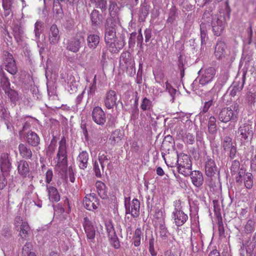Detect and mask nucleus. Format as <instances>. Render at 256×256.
<instances>
[{"instance_id":"f257e3e1","label":"nucleus","mask_w":256,"mask_h":256,"mask_svg":"<svg viewBox=\"0 0 256 256\" xmlns=\"http://www.w3.org/2000/svg\"><path fill=\"white\" fill-rule=\"evenodd\" d=\"M117 26L112 18L106 19L104 24V41L109 50L116 53L122 48L124 45V36L122 34L118 36L116 35Z\"/></svg>"},{"instance_id":"f03ea898","label":"nucleus","mask_w":256,"mask_h":256,"mask_svg":"<svg viewBox=\"0 0 256 256\" xmlns=\"http://www.w3.org/2000/svg\"><path fill=\"white\" fill-rule=\"evenodd\" d=\"M68 145L66 138L62 136L58 142L56 158L58 162L56 168L62 174H66L68 168Z\"/></svg>"},{"instance_id":"7ed1b4c3","label":"nucleus","mask_w":256,"mask_h":256,"mask_svg":"<svg viewBox=\"0 0 256 256\" xmlns=\"http://www.w3.org/2000/svg\"><path fill=\"white\" fill-rule=\"evenodd\" d=\"M238 104L235 103L229 107L222 108L218 114V120L224 123H226L231 120H236L238 117Z\"/></svg>"},{"instance_id":"20e7f679","label":"nucleus","mask_w":256,"mask_h":256,"mask_svg":"<svg viewBox=\"0 0 256 256\" xmlns=\"http://www.w3.org/2000/svg\"><path fill=\"white\" fill-rule=\"evenodd\" d=\"M176 153L178 171L184 176H189L190 170H192V162L189 156L187 154Z\"/></svg>"},{"instance_id":"39448f33","label":"nucleus","mask_w":256,"mask_h":256,"mask_svg":"<svg viewBox=\"0 0 256 256\" xmlns=\"http://www.w3.org/2000/svg\"><path fill=\"white\" fill-rule=\"evenodd\" d=\"M85 43L84 36L80 34L76 35L68 40L66 48L67 50L76 53Z\"/></svg>"},{"instance_id":"423d86ee","label":"nucleus","mask_w":256,"mask_h":256,"mask_svg":"<svg viewBox=\"0 0 256 256\" xmlns=\"http://www.w3.org/2000/svg\"><path fill=\"white\" fill-rule=\"evenodd\" d=\"M238 134L242 141H251L254 134L252 125L246 122L242 124L238 128Z\"/></svg>"},{"instance_id":"0eeeda50","label":"nucleus","mask_w":256,"mask_h":256,"mask_svg":"<svg viewBox=\"0 0 256 256\" xmlns=\"http://www.w3.org/2000/svg\"><path fill=\"white\" fill-rule=\"evenodd\" d=\"M117 100L118 96L114 90H109L106 92L104 98V103L107 108L112 109L114 106H116Z\"/></svg>"},{"instance_id":"6e6552de","label":"nucleus","mask_w":256,"mask_h":256,"mask_svg":"<svg viewBox=\"0 0 256 256\" xmlns=\"http://www.w3.org/2000/svg\"><path fill=\"white\" fill-rule=\"evenodd\" d=\"M155 216L156 218H160L159 233L160 236L163 240H166L168 237L169 232L166 226L164 218L162 216V212L160 210H157L156 212Z\"/></svg>"},{"instance_id":"1a4fd4ad","label":"nucleus","mask_w":256,"mask_h":256,"mask_svg":"<svg viewBox=\"0 0 256 256\" xmlns=\"http://www.w3.org/2000/svg\"><path fill=\"white\" fill-rule=\"evenodd\" d=\"M106 226L111 244L114 248H118L120 246V244L114 226L110 222H108L106 224Z\"/></svg>"},{"instance_id":"9d476101","label":"nucleus","mask_w":256,"mask_h":256,"mask_svg":"<svg viewBox=\"0 0 256 256\" xmlns=\"http://www.w3.org/2000/svg\"><path fill=\"white\" fill-rule=\"evenodd\" d=\"M92 116V120L98 124L103 125L106 121V114L100 106L94 108Z\"/></svg>"},{"instance_id":"9b49d317","label":"nucleus","mask_w":256,"mask_h":256,"mask_svg":"<svg viewBox=\"0 0 256 256\" xmlns=\"http://www.w3.org/2000/svg\"><path fill=\"white\" fill-rule=\"evenodd\" d=\"M216 74V70L214 68L210 66L206 68L204 74L199 80V82L202 86L206 85L212 82Z\"/></svg>"},{"instance_id":"f8f14e48","label":"nucleus","mask_w":256,"mask_h":256,"mask_svg":"<svg viewBox=\"0 0 256 256\" xmlns=\"http://www.w3.org/2000/svg\"><path fill=\"white\" fill-rule=\"evenodd\" d=\"M218 172V168L213 158L206 156L205 162V174L208 176H214Z\"/></svg>"},{"instance_id":"ddd939ff","label":"nucleus","mask_w":256,"mask_h":256,"mask_svg":"<svg viewBox=\"0 0 256 256\" xmlns=\"http://www.w3.org/2000/svg\"><path fill=\"white\" fill-rule=\"evenodd\" d=\"M84 205L89 210H96L99 205L98 200L94 194H90L84 198Z\"/></svg>"},{"instance_id":"4468645a","label":"nucleus","mask_w":256,"mask_h":256,"mask_svg":"<svg viewBox=\"0 0 256 256\" xmlns=\"http://www.w3.org/2000/svg\"><path fill=\"white\" fill-rule=\"evenodd\" d=\"M11 158L8 153H2L0 156V170L2 174L8 173L12 168Z\"/></svg>"},{"instance_id":"2eb2a0df","label":"nucleus","mask_w":256,"mask_h":256,"mask_svg":"<svg viewBox=\"0 0 256 256\" xmlns=\"http://www.w3.org/2000/svg\"><path fill=\"white\" fill-rule=\"evenodd\" d=\"M60 40V31L56 24H53L48 31V40L51 45L57 44Z\"/></svg>"},{"instance_id":"dca6fc26","label":"nucleus","mask_w":256,"mask_h":256,"mask_svg":"<svg viewBox=\"0 0 256 256\" xmlns=\"http://www.w3.org/2000/svg\"><path fill=\"white\" fill-rule=\"evenodd\" d=\"M225 21L224 18H219L215 17L212 22V31L215 36H218L223 32L225 27Z\"/></svg>"},{"instance_id":"f3484780","label":"nucleus","mask_w":256,"mask_h":256,"mask_svg":"<svg viewBox=\"0 0 256 256\" xmlns=\"http://www.w3.org/2000/svg\"><path fill=\"white\" fill-rule=\"evenodd\" d=\"M140 202L138 199H134L126 208V213L130 214L134 218H137L140 214Z\"/></svg>"},{"instance_id":"a211bd4d","label":"nucleus","mask_w":256,"mask_h":256,"mask_svg":"<svg viewBox=\"0 0 256 256\" xmlns=\"http://www.w3.org/2000/svg\"><path fill=\"white\" fill-rule=\"evenodd\" d=\"M189 174L192 184L196 187L200 188L203 184L204 180L201 172L199 170L192 171L191 170Z\"/></svg>"},{"instance_id":"6ab92c4d","label":"nucleus","mask_w":256,"mask_h":256,"mask_svg":"<svg viewBox=\"0 0 256 256\" xmlns=\"http://www.w3.org/2000/svg\"><path fill=\"white\" fill-rule=\"evenodd\" d=\"M172 218L174 223L178 226H182L188 220V216L182 210L173 211Z\"/></svg>"},{"instance_id":"aec40b11","label":"nucleus","mask_w":256,"mask_h":256,"mask_svg":"<svg viewBox=\"0 0 256 256\" xmlns=\"http://www.w3.org/2000/svg\"><path fill=\"white\" fill-rule=\"evenodd\" d=\"M6 70L11 74L14 75L18 72L16 62L11 54L8 53L6 60Z\"/></svg>"},{"instance_id":"412c9836","label":"nucleus","mask_w":256,"mask_h":256,"mask_svg":"<svg viewBox=\"0 0 256 256\" xmlns=\"http://www.w3.org/2000/svg\"><path fill=\"white\" fill-rule=\"evenodd\" d=\"M13 35L16 42L22 45L24 40V34L23 28L18 24H14L13 26Z\"/></svg>"},{"instance_id":"4be33fe9","label":"nucleus","mask_w":256,"mask_h":256,"mask_svg":"<svg viewBox=\"0 0 256 256\" xmlns=\"http://www.w3.org/2000/svg\"><path fill=\"white\" fill-rule=\"evenodd\" d=\"M83 226L87 238L90 240H93L96 235V230L92 224V222L88 220V217H84V218Z\"/></svg>"},{"instance_id":"5701e85b","label":"nucleus","mask_w":256,"mask_h":256,"mask_svg":"<svg viewBox=\"0 0 256 256\" xmlns=\"http://www.w3.org/2000/svg\"><path fill=\"white\" fill-rule=\"evenodd\" d=\"M245 82V74H244L242 78V81H234L228 90L230 91V94L232 96H236L238 92H240L244 86Z\"/></svg>"},{"instance_id":"b1692460","label":"nucleus","mask_w":256,"mask_h":256,"mask_svg":"<svg viewBox=\"0 0 256 256\" xmlns=\"http://www.w3.org/2000/svg\"><path fill=\"white\" fill-rule=\"evenodd\" d=\"M98 161L100 164L102 171L104 172V166L106 165L108 169L110 170L112 167V164L110 162V157L106 152H101L98 154Z\"/></svg>"},{"instance_id":"393cba45","label":"nucleus","mask_w":256,"mask_h":256,"mask_svg":"<svg viewBox=\"0 0 256 256\" xmlns=\"http://www.w3.org/2000/svg\"><path fill=\"white\" fill-rule=\"evenodd\" d=\"M226 46V44L221 40H218L214 50V56L218 60L222 59L225 56Z\"/></svg>"},{"instance_id":"a878e982","label":"nucleus","mask_w":256,"mask_h":256,"mask_svg":"<svg viewBox=\"0 0 256 256\" xmlns=\"http://www.w3.org/2000/svg\"><path fill=\"white\" fill-rule=\"evenodd\" d=\"M18 174L24 178H26L29 175L30 167L28 162L24 160H20L18 162Z\"/></svg>"},{"instance_id":"bb28decb","label":"nucleus","mask_w":256,"mask_h":256,"mask_svg":"<svg viewBox=\"0 0 256 256\" xmlns=\"http://www.w3.org/2000/svg\"><path fill=\"white\" fill-rule=\"evenodd\" d=\"M18 150L20 156L25 159L32 160V152L30 148L24 144H20L18 146Z\"/></svg>"},{"instance_id":"cd10ccee","label":"nucleus","mask_w":256,"mask_h":256,"mask_svg":"<svg viewBox=\"0 0 256 256\" xmlns=\"http://www.w3.org/2000/svg\"><path fill=\"white\" fill-rule=\"evenodd\" d=\"M26 141L32 146H37L40 143V138L34 132L30 131L26 136Z\"/></svg>"},{"instance_id":"c85d7f7f","label":"nucleus","mask_w":256,"mask_h":256,"mask_svg":"<svg viewBox=\"0 0 256 256\" xmlns=\"http://www.w3.org/2000/svg\"><path fill=\"white\" fill-rule=\"evenodd\" d=\"M229 78L228 70L226 69L222 70L218 78L215 87H218L220 90L222 86L226 83Z\"/></svg>"},{"instance_id":"c756f323","label":"nucleus","mask_w":256,"mask_h":256,"mask_svg":"<svg viewBox=\"0 0 256 256\" xmlns=\"http://www.w3.org/2000/svg\"><path fill=\"white\" fill-rule=\"evenodd\" d=\"M88 160V154L86 151H82L80 152L77 160L79 168L82 170H84L87 168Z\"/></svg>"},{"instance_id":"7c9ffc66","label":"nucleus","mask_w":256,"mask_h":256,"mask_svg":"<svg viewBox=\"0 0 256 256\" xmlns=\"http://www.w3.org/2000/svg\"><path fill=\"white\" fill-rule=\"evenodd\" d=\"M5 94L10 100L11 103L16 106L20 100V96L18 92L11 88L4 92Z\"/></svg>"},{"instance_id":"2f4dec72","label":"nucleus","mask_w":256,"mask_h":256,"mask_svg":"<svg viewBox=\"0 0 256 256\" xmlns=\"http://www.w3.org/2000/svg\"><path fill=\"white\" fill-rule=\"evenodd\" d=\"M100 36L96 34H90L88 36L86 41L88 47L92 50L95 49L100 43Z\"/></svg>"},{"instance_id":"473e14b6","label":"nucleus","mask_w":256,"mask_h":256,"mask_svg":"<svg viewBox=\"0 0 256 256\" xmlns=\"http://www.w3.org/2000/svg\"><path fill=\"white\" fill-rule=\"evenodd\" d=\"M178 18V8H176L175 5H172L171 8L169 10L166 22L172 24L176 21Z\"/></svg>"},{"instance_id":"72a5a7b5","label":"nucleus","mask_w":256,"mask_h":256,"mask_svg":"<svg viewBox=\"0 0 256 256\" xmlns=\"http://www.w3.org/2000/svg\"><path fill=\"white\" fill-rule=\"evenodd\" d=\"M92 24L93 26H97L102 22L103 18L102 14L99 13L96 10H94L90 14Z\"/></svg>"},{"instance_id":"f704fd0d","label":"nucleus","mask_w":256,"mask_h":256,"mask_svg":"<svg viewBox=\"0 0 256 256\" xmlns=\"http://www.w3.org/2000/svg\"><path fill=\"white\" fill-rule=\"evenodd\" d=\"M46 190L50 201L58 202L60 200V196L55 187L46 185Z\"/></svg>"},{"instance_id":"c9c22d12","label":"nucleus","mask_w":256,"mask_h":256,"mask_svg":"<svg viewBox=\"0 0 256 256\" xmlns=\"http://www.w3.org/2000/svg\"><path fill=\"white\" fill-rule=\"evenodd\" d=\"M124 137V134L120 130H116L112 134L108 139L109 142L112 146L120 142Z\"/></svg>"},{"instance_id":"e433bc0d","label":"nucleus","mask_w":256,"mask_h":256,"mask_svg":"<svg viewBox=\"0 0 256 256\" xmlns=\"http://www.w3.org/2000/svg\"><path fill=\"white\" fill-rule=\"evenodd\" d=\"M0 83L1 87L4 92L11 88L8 78L6 76L2 69H0Z\"/></svg>"},{"instance_id":"4c0bfd02","label":"nucleus","mask_w":256,"mask_h":256,"mask_svg":"<svg viewBox=\"0 0 256 256\" xmlns=\"http://www.w3.org/2000/svg\"><path fill=\"white\" fill-rule=\"evenodd\" d=\"M96 186L99 196L102 199L106 198L108 194L105 184L102 182L98 181L96 182Z\"/></svg>"},{"instance_id":"58836bf2","label":"nucleus","mask_w":256,"mask_h":256,"mask_svg":"<svg viewBox=\"0 0 256 256\" xmlns=\"http://www.w3.org/2000/svg\"><path fill=\"white\" fill-rule=\"evenodd\" d=\"M208 132L212 135L217 133L218 129L216 124V118L214 116H210L208 124Z\"/></svg>"},{"instance_id":"ea45409f","label":"nucleus","mask_w":256,"mask_h":256,"mask_svg":"<svg viewBox=\"0 0 256 256\" xmlns=\"http://www.w3.org/2000/svg\"><path fill=\"white\" fill-rule=\"evenodd\" d=\"M150 6L144 4L140 8L139 11V20L140 22H144L148 14Z\"/></svg>"},{"instance_id":"a19ab883","label":"nucleus","mask_w":256,"mask_h":256,"mask_svg":"<svg viewBox=\"0 0 256 256\" xmlns=\"http://www.w3.org/2000/svg\"><path fill=\"white\" fill-rule=\"evenodd\" d=\"M246 253L248 254H252L253 252L254 251L256 253V233L253 236L252 240L246 243Z\"/></svg>"},{"instance_id":"79ce46f5","label":"nucleus","mask_w":256,"mask_h":256,"mask_svg":"<svg viewBox=\"0 0 256 256\" xmlns=\"http://www.w3.org/2000/svg\"><path fill=\"white\" fill-rule=\"evenodd\" d=\"M236 145V144L232 142V138L229 136H226L224 138L222 146L224 151H228L231 148H233Z\"/></svg>"},{"instance_id":"37998d69","label":"nucleus","mask_w":256,"mask_h":256,"mask_svg":"<svg viewBox=\"0 0 256 256\" xmlns=\"http://www.w3.org/2000/svg\"><path fill=\"white\" fill-rule=\"evenodd\" d=\"M56 145V137L54 136L51 140L50 144L46 150V155L49 157H52L55 152Z\"/></svg>"},{"instance_id":"c03bdc74","label":"nucleus","mask_w":256,"mask_h":256,"mask_svg":"<svg viewBox=\"0 0 256 256\" xmlns=\"http://www.w3.org/2000/svg\"><path fill=\"white\" fill-rule=\"evenodd\" d=\"M166 90V92H168L170 95V96L172 98L170 99V101L172 102H174L176 95L178 92L176 89L174 88L167 81L165 84Z\"/></svg>"},{"instance_id":"a18cd8bd","label":"nucleus","mask_w":256,"mask_h":256,"mask_svg":"<svg viewBox=\"0 0 256 256\" xmlns=\"http://www.w3.org/2000/svg\"><path fill=\"white\" fill-rule=\"evenodd\" d=\"M30 228L27 222H24L19 226L20 234L22 238H26L30 232Z\"/></svg>"},{"instance_id":"49530a36","label":"nucleus","mask_w":256,"mask_h":256,"mask_svg":"<svg viewBox=\"0 0 256 256\" xmlns=\"http://www.w3.org/2000/svg\"><path fill=\"white\" fill-rule=\"evenodd\" d=\"M142 230L140 228H137L134 232L132 238L133 244L136 247L138 246L140 244V239L142 235Z\"/></svg>"},{"instance_id":"de8ad7c7","label":"nucleus","mask_w":256,"mask_h":256,"mask_svg":"<svg viewBox=\"0 0 256 256\" xmlns=\"http://www.w3.org/2000/svg\"><path fill=\"white\" fill-rule=\"evenodd\" d=\"M152 102L150 100L146 98H144L142 99L140 104V108L143 111L150 110L152 109Z\"/></svg>"},{"instance_id":"09e8293b","label":"nucleus","mask_w":256,"mask_h":256,"mask_svg":"<svg viewBox=\"0 0 256 256\" xmlns=\"http://www.w3.org/2000/svg\"><path fill=\"white\" fill-rule=\"evenodd\" d=\"M185 56L180 54L178 56V67L180 71V75L181 78H182L184 76V65L185 64Z\"/></svg>"},{"instance_id":"8fccbe9b","label":"nucleus","mask_w":256,"mask_h":256,"mask_svg":"<svg viewBox=\"0 0 256 256\" xmlns=\"http://www.w3.org/2000/svg\"><path fill=\"white\" fill-rule=\"evenodd\" d=\"M254 230V221L251 219L248 220L244 228V232L247 234H250L253 232Z\"/></svg>"},{"instance_id":"3c124183","label":"nucleus","mask_w":256,"mask_h":256,"mask_svg":"<svg viewBox=\"0 0 256 256\" xmlns=\"http://www.w3.org/2000/svg\"><path fill=\"white\" fill-rule=\"evenodd\" d=\"M245 186L248 188L250 189L253 186L252 175L251 173L247 172L246 177L244 178Z\"/></svg>"},{"instance_id":"603ef678","label":"nucleus","mask_w":256,"mask_h":256,"mask_svg":"<svg viewBox=\"0 0 256 256\" xmlns=\"http://www.w3.org/2000/svg\"><path fill=\"white\" fill-rule=\"evenodd\" d=\"M14 0H2V6L5 10L4 15L6 16L10 14V8Z\"/></svg>"},{"instance_id":"864d4df0","label":"nucleus","mask_w":256,"mask_h":256,"mask_svg":"<svg viewBox=\"0 0 256 256\" xmlns=\"http://www.w3.org/2000/svg\"><path fill=\"white\" fill-rule=\"evenodd\" d=\"M240 163L238 160H234L232 162L230 168V172L232 175L236 174L240 170Z\"/></svg>"},{"instance_id":"5fc2aeb1","label":"nucleus","mask_w":256,"mask_h":256,"mask_svg":"<svg viewBox=\"0 0 256 256\" xmlns=\"http://www.w3.org/2000/svg\"><path fill=\"white\" fill-rule=\"evenodd\" d=\"M247 172H246V170L244 168H240V171L238 172V174L236 176V181L237 183L241 184L242 182V180L244 178L246 177V174Z\"/></svg>"},{"instance_id":"6e6d98bb","label":"nucleus","mask_w":256,"mask_h":256,"mask_svg":"<svg viewBox=\"0 0 256 256\" xmlns=\"http://www.w3.org/2000/svg\"><path fill=\"white\" fill-rule=\"evenodd\" d=\"M61 0H54L53 5V11L56 12L57 14H59L62 12V6Z\"/></svg>"},{"instance_id":"4d7b16f0","label":"nucleus","mask_w":256,"mask_h":256,"mask_svg":"<svg viewBox=\"0 0 256 256\" xmlns=\"http://www.w3.org/2000/svg\"><path fill=\"white\" fill-rule=\"evenodd\" d=\"M42 22L41 21H36L34 24V32L36 38H39L41 34V28L42 26Z\"/></svg>"},{"instance_id":"13d9d810","label":"nucleus","mask_w":256,"mask_h":256,"mask_svg":"<svg viewBox=\"0 0 256 256\" xmlns=\"http://www.w3.org/2000/svg\"><path fill=\"white\" fill-rule=\"evenodd\" d=\"M205 24H202L200 26V38L202 44H206V32L204 30Z\"/></svg>"},{"instance_id":"bf43d9fd","label":"nucleus","mask_w":256,"mask_h":256,"mask_svg":"<svg viewBox=\"0 0 256 256\" xmlns=\"http://www.w3.org/2000/svg\"><path fill=\"white\" fill-rule=\"evenodd\" d=\"M32 249V245L30 243H26L24 245L22 248V256H29L30 253H33L31 252Z\"/></svg>"},{"instance_id":"052dcab7","label":"nucleus","mask_w":256,"mask_h":256,"mask_svg":"<svg viewBox=\"0 0 256 256\" xmlns=\"http://www.w3.org/2000/svg\"><path fill=\"white\" fill-rule=\"evenodd\" d=\"M97 8H100L102 10H105L107 8V2L106 0H94Z\"/></svg>"},{"instance_id":"680f3d73","label":"nucleus","mask_w":256,"mask_h":256,"mask_svg":"<svg viewBox=\"0 0 256 256\" xmlns=\"http://www.w3.org/2000/svg\"><path fill=\"white\" fill-rule=\"evenodd\" d=\"M213 18H212V11H206L202 16V20L204 22H204L210 23L212 20H213Z\"/></svg>"},{"instance_id":"e2e57ef3","label":"nucleus","mask_w":256,"mask_h":256,"mask_svg":"<svg viewBox=\"0 0 256 256\" xmlns=\"http://www.w3.org/2000/svg\"><path fill=\"white\" fill-rule=\"evenodd\" d=\"M256 97V94L252 92H248L246 94V100L250 104H254Z\"/></svg>"},{"instance_id":"0e129e2a","label":"nucleus","mask_w":256,"mask_h":256,"mask_svg":"<svg viewBox=\"0 0 256 256\" xmlns=\"http://www.w3.org/2000/svg\"><path fill=\"white\" fill-rule=\"evenodd\" d=\"M185 140L187 144H193L195 142L194 136L190 132L187 133L185 137Z\"/></svg>"},{"instance_id":"69168bd1","label":"nucleus","mask_w":256,"mask_h":256,"mask_svg":"<svg viewBox=\"0 0 256 256\" xmlns=\"http://www.w3.org/2000/svg\"><path fill=\"white\" fill-rule=\"evenodd\" d=\"M214 104V99L212 98L210 100H208L204 102V106L202 108V112L203 113L206 112L210 107Z\"/></svg>"},{"instance_id":"338daca9","label":"nucleus","mask_w":256,"mask_h":256,"mask_svg":"<svg viewBox=\"0 0 256 256\" xmlns=\"http://www.w3.org/2000/svg\"><path fill=\"white\" fill-rule=\"evenodd\" d=\"M94 170L96 177L100 178L102 176V172L98 163L96 161L94 164Z\"/></svg>"},{"instance_id":"774afa93","label":"nucleus","mask_w":256,"mask_h":256,"mask_svg":"<svg viewBox=\"0 0 256 256\" xmlns=\"http://www.w3.org/2000/svg\"><path fill=\"white\" fill-rule=\"evenodd\" d=\"M53 177V172L52 170L48 169L46 174V182L47 184H50L52 180Z\"/></svg>"}]
</instances>
